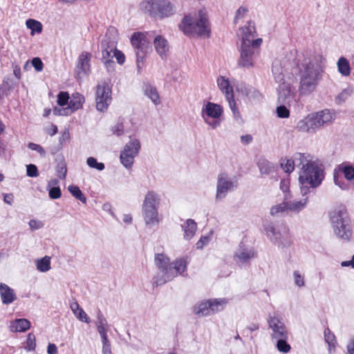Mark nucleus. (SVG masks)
Segmentation results:
<instances>
[{
	"label": "nucleus",
	"mask_w": 354,
	"mask_h": 354,
	"mask_svg": "<svg viewBox=\"0 0 354 354\" xmlns=\"http://www.w3.org/2000/svg\"><path fill=\"white\" fill-rule=\"evenodd\" d=\"M324 339L328 345L329 353H334L337 344V341L335 335L329 330V328H326L324 330Z\"/></svg>",
	"instance_id": "obj_38"
},
{
	"label": "nucleus",
	"mask_w": 354,
	"mask_h": 354,
	"mask_svg": "<svg viewBox=\"0 0 354 354\" xmlns=\"http://www.w3.org/2000/svg\"><path fill=\"white\" fill-rule=\"evenodd\" d=\"M262 42V39L258 38L253 41V45L241 44L239 65L245 68L253 66L254 58L259 54Z\"/></svg>",
	"instance_id": "obj_14"
},
{
	"label": "nucleus",
	"mask_w": 354,
	"mask_h": 354,
	"mask_svg": "<svg viewBox=\"0 0 354 354\" xmlns=\"http://www.w3.org/2000/svg\"><path fill=\"white\" fill-rule=\"evenodd\" d=\"M30 327V322L24 318L16 319L10 325V330L12 332H25Z\"/></svg>",
	"instance_id": "obj_31"
},
{
	"label": "nucleus",
	"mask_w": 354,
	"mask_h": 354,
	"mask_svg": "<svg viewBox=\"0 0 354 354\" xmlns=\"http://www.w3.org/2000/svg\"><path fill=\"white\" fill-rule=\"evenodd\" d=\"M84 102V97L82 95L76 93L72 95L68 106L66 108L55 107L53 113L56 115H68L75 111L80 109Z\"/></svg>",
	"instance_id": "obj_19"
},
{
	"label": "nucleus",
	"mask_w": 354,
	"mask_h": 354,
	"mask_svg": "<svg viewBox=\"0 0 354 354\" xmlns=\"http://www.w3.org/2000/svg\"><path fill=\"white\" fill-rule=\"evenodd\" d=\"M211 234L202 236L201 239L196 243V247L198 250H202L204 246L207 245L211 241Z\"/></svg>",
	"instance_id": "obj_53"
},
{
	"label": "nucleus",
	"mask_w": 354,
	"mask_h": 354,
	"mask_svg": "<svg viewBox=\"0 0 354 354\" xmlns=\"http://www.w3.org/2000/svg\"><path fill=\"white\" fill-rule=\"evenodd\" d=\"M223 114V107L220 104L211 102L203 104L201 113L204 122L212 129H215L221 125Z\"/></svg>",
	"instance_id": "obj_8"
},
{
	"label": "nucleus",
	"mask_w": 354,
	"mask_h": 354,
	"mask_svg": "<svg viewBox=\"0 0 354 354\" xmlns=\"http://www.w3.org/2000/svg\"><path fill=\"white\" fill-rule=\"evenodd\" d=\"M336 169L341 174H344V178L347 180L351 181L354 179V167L349 165L342 164L339 165Z\"/></svg>",
	"instance_id": "obj_37"
},
{
	"label": "nucleus",
	"mask_w": 354,
	"mask_h": 354,
	"mask_svg": "<svg viewBox=\"0 0 354 354\" xmlns=\"http://www.w3.org/2000/svg\"><path fill=\"white\" fill-rule=\"evenodd\" d=\"M0 295L3 304H10L17 299L13 289L5 283H0Z\"/></svg>",
	"instance_id": "obj_28"
},
{
	"label": "nucleus",
	"mask_w": 354,
	"mask_h": 354,
	"mask_svg": "<svg viewBox=\"0 0 354 354\" xmlns=\"http://www.w3.org/2000/svg\"><path fill=\"white\" fill-rule=\"evenodd\" d=\"M307 155V153H296L292 159H287L285 162H282L281 167L286 173H291L295 167H297L299 169Z\"/></svg>",
	"instance_id": "obj_23"
},
{
	"label": "nucleus",
	"mask_w": 354,
	"mask_h": 354,
	"mask_svg": "<svg viewBox=\"0 0 354 354\" xmlns=\"http://www.w3.org/2000/svg\"><path fill=\"white\" fill-rule=\"evenodd\" d=\"M29 226L31 230H35L41 228L44 226V224L41 221H38L34 219H31L29 221Z\"/></svg>",
	"instance_id": "obj_64"
},
{
	"label": "nucleus",
	"mask_w": 354,
	"mask_h": 354,
	"mask_svg": "<svg viewBox=\"0 0 354 354\" xmlns=\"http://www.w3.org/2000/svg\"><path fill=\"white\" fill-rule=\"evenodd\" d=\"M324 178V172L322 166L310 154L307 153L299 173V182L302 195H306L310 192V189L319 187Z\"/></svg>",
	"instance_id": "obj_2"
},
{
	"label": "nucleus",
	"mask_w": 354,
	"mask_h": 354,
	"mask_svg": "<svg viewBox=\"0 0 354 354\" xmlns=\"http://www.w3.org/2000/svg\"><path fill=\"white\" fill-rule=\"evenodd\" d=\"M181 227L184 232V239L189 241L195 235L197 230V224L194 220L189 218L181 225Z\"/></svg>",
	"instance_id": "obj_30"
},
{
	"label": "nucleus",
	"mask_w": 354,
	"mask_h": 354,
	"mask_svg": "<svg viewBox=\"0 0 354 354\" xmlns=\"http://www.w3.org/2000/svg\"><path fill=\"white\" fill-rule=\"evenodd\" d=\"M153 32H134L131 37V43L135 49L137 57V67L141 68L145 55L149 50L150 41L148 38Z\"/></svg>",
	"instance_id": "obj_9"
},
{
	"label": "nucleus",
	"mask_w": 354,
	"mask_h": 354,
	"mask_svg": "<svg viewBox=\"0 0 354 354\" xmlns=\"http://www.w3.org/2000/svg\"><path fill=\"white\" fill-rule=\"evenodd\" d=\"M37 269L41 272H46L50 269V258L45 256L41 259L35 261Z\"/></svg>",
	"instance_id": "obj_41"
},
{
	"label": "nucleus",
	"mask_w": 354,
	"mask_h": 354,
	"mask_svg": "<svg viewBox=\"0 0 354 354\" xmlns=\"http://www.w3.org/2000/svg\"><path fill=\"white\" fill-rule=\"evenodd\" d=\"M111 131L114 135L118 136L122 135L124 132L123 124L122 122H118L112 127Z\"/></svg>",
	"instance_id": "obj_59"
},
{
	"label": "nucleus",
	"mask_w": 354,
	"mask_h": 354,
	"mask_svg": "<svg viewBox=\"0 0 354 354\" xmlns=\"http://www.w3.org/2000/svg\"><path fill=\"white\" fill-rule=\"evenodd\" d=\"M295 65L298 70L299 94L308 95L316 91L323 78L325 59L320 54L306 56L299 53L295 58Z\"/></svg>",
	"instance_id": "obj_1"
},
{
	"label": "nucleus",
	"mask_w": 354,
	"mask_h": 354,
	"mask_svg": "<svg viewBox=\"0 0 354 354\" xmlns=\"http://www.w3.org/2000/svg\"><path fill=\"white\" fill-rule=\"evenodd\" d=\"M269 328L272 330L270 334L272 339L286 338L288 336V330L283 319L278 315H269L268 317Z\"/></svg>",
	"instance_id": "obj_16"
},
{
	"label": "nucleus",
	"mask_w": 354,
	"mask_h": 354,
	"mask_svg": "<svg viewBox=\"0 0 354 354\" xmlns=\"http://www.w3.org/2000/svg\"><path fill=\"white\" fill-rule=\"evenodd\" d=\"M113 57H115L119 64H123L125 62V56L124 53L122 51L118 50L117 48L115 49L114 53L113 54Z\"/></svg>",
	"instance_id": "obj_60"
},
{
	"label": "nucleus",
	"mask_w": 354,
	"mask_h": 354,
	"mask_svg": "<svg viewBox=\"0 0 354 354\" xmlns=\"http://www.w3.org/2000/svg\"><path fill=\"white\" fill-rule=\"evenodd\" d=\"M288 212V203L283 202L281 203L273 205L270 208V213L272 216H280Z\"/></svg>",
	"instance_id": "obj_39"
},
{
	"label": "nucleus",
	"mask_w": 354,
	"mask_h": 354,
	"mask_svg": "<svg viewBox=\"0 0 354 354\" xmlns=\"http://www.w3.org/2000/svg\"><path fill=\"white\" fill-rule=\"evenodd\" d=\"M353 93V88L351 86H348L339 93L335 97V102L341 104L344 102Z\"/></svg>",
	"instance_id": "obj_43"
},
{
	"label": "nucleus",
	"mask_w": 354,
	"mask_h": 354,
	"mask_svg": "<svg viewBox=\"0 0 354 354\" xmlns=\"http://www.w3.org/2000/svg\"><path fill=\"white\" fill-rule=\"evenodd\" d=\"M227 304V299L225 298L211 299L197 304L194 311L199 317L209 316L223 310Z\"/></svg>",
	"instance_id": "obj_11"
},
{
	"label": "nucleus",
	"mask_w": 354,
	"mask_h": 354,
	"mask_svg": "<svg viewBox=\"0 0 354 354\" xmlns=\"http://www.w3.org/2000/svg\"><path fill=\"white\" fill-rule=\"evenodd\" d=\"M333 179L335 184L337 185L341 189L348 190L349 189L348 183L344 180L342 174L337 171V169L334 170Z\"/></svg>",
	"instance_id": "obj_42"
},
{
	"label": "nucleus",
	"mask_w": 354,
	"mask_h": 354,
	"mask_svg": "<svg viewBox=\"0 0 354 354\" xmlns=\"http://www.w3.org/2000/svg\"><path fill=\"white\" fill-rule=\"evenodd\" d=\"M278 102L290 106L293 101L294 95L291 92L290 85L287 83L279 84L277 87Z\"/></svg>",
	"instance_id": "obj_24"
},
{
	"label": "nucleus",
	"mask_w": 354,
	"mask_h": 354,
	"mask_svg": "<svg viewBox=\"0 0 354 354\" xmlns=\"http://www.w3.org/2000/svg\"><path fill=\"white\" fill-rule=\"evenodd\" d=\"M238 185L239 183L236 177H230L225 172L218 174L216 180L215 200L219 201L225 198L228 192L235 190Z\"/></svg>",
	"instance_id": "obj_12"
},
{
	"label": "nucleus",
	"mask_w": 354,
	"mask_h": 354,
	"mask_svg": "<svg viewBox=\"0 0 354 354\" xmlns=\"http://www.w3.org/2000/svg\"><path fill=\"white\" fill-rule=\"evenodd\" d=\"M286 59H275L272 65V73L274 82L278 84L286 82L285 81V73L286 72Z\"/></svg>",
	"instance_id": "obj_22"
},
{
	"label": "nucleus",
	"mask_w": 354,
	"mask_h": 354,
	"mask_svg": "<svg viewBox=\"0 0 354 354\" xmlns=\"http://www.w3.org/2000/svg\"><path fill=\"white\" fill-rule=\"evenodd\" d=\"M112 59L113 58L102 59L108 72H111L114 69L115 62L113 61Z\"/></svg>",
	"instance_id": "obj_63"
},
{
	"label": "nucleus",
	"mask_w": 354,
	"mask_h": 354,
	"mask_svg": "<svg viewBox=\"0 0 354 354\" xmlns=\"http://www.w3.org/2000/svg\"><path fill=\"white\" fill-rule=\"evenodd\" d=\"M153 46L157 54L162 59H167L169 51L168 41L163 36L158 35L153 38Z\"/></svg>",
	"instance_id": "obj_26"
},
{
	"label": "nucleus",
	"mask_w": 354,
	"mask_h": 354,
	"mask_svg": "<svg viewBox=\"0 0 354 354\" xmlns=\"http://www.w3.org/2000/svg\"><path fill=\"white\" fill-rule=\"evenodd\" d=\"M86 163L91 168L95 169L98 171H102L105 167L103 162H98L96 158L93 157H88L86 160Z\"/></svg>",
	"instance_id": "obj_50"
},
{
	"label": "nucleus",
	"mask_w": 354,
	"mask_h": 354,
	"mask_svg": "<svg viewBox=\"0 0 354 354\" xmlns=\"http://www.w3.org/2000/svg\"><path fill=\"white\" fill-rule=\"evenodd\" d=\"M338 72L342 76H348L351 74V66L348 61L344 57L339 58L337 62Z\"/></svg>",
	"instance_id": "obj_35"
},
{
	"label": "nucleus",
	"mask_w": 354,
	"mask_h": 354,
	"mask_svg": "<svg viewBox=\"0 0 354 354\" xmlns=\"http://www.w3.org/2000/svg\"><path fill=\"white\" fill-rule=\"evenodd\" d=\"M26 24L27 28L31 30L32 35L34 33V32L40 33L42 31V25L41 22L35 19H29L26 20Z\"/></svg>",
	"instance_id": "obj_46"
},
{
	"label": "nucleus",
	"mask_w": 354,
	"mask_h": 354,
	"mask_svg": "<svg viewBox=\"0 0 354 354\" xmlns=\"http://www.w3.org/2000/svg\"><path fill=\"white\" fill-rule=\"evenodd\" d=\"M218 86L222 93L225 95L227 101L228 102L230 109L232 110L234 117L236 119L241 118L240 113L236 108V103L234 99V93L232 87L230 85L227 80L223 77H220L217 80Z\"/></svg>",
	"instance_id": "obj_17"
},
{
	"label": "nucleus",
	"mask_w": 354,
	"mask_h": 354,
	"mask_svg": "<svg viewBox=\"0 0 354 354\" xmlns=\"http://www.w3.org/2000/svg\"><path fill=\"white\" fill-rule=\"evenodd\" d=\"M134 159L133 156L129 155L126 153L121 151L120 156V160L122 165L127 169H129L132 167Z\"/></svg>",
	"instance_id": "obj_48"
},
{
	"label": "nucleus",
	"mask_w": 354,
	"mask_h": 354,
	"mask_svg": "<svg viewBox=\"0 0 354 354\" xmlns=\"http://www.w3.org/2000/svg\"><path fill=\"white\" fill-rule=\"evenodd\" d=\"M308 201V198L305 197L301 201H295L290 203H288V211L295 213H299L300 211L305 208Z\"/></svg>",
	"instance_id": "obj_36"
},
{
	"label": "nucleus",
	"mask_w": 354,
	"mask_h": 354,
	"mask_svg": "<svg viewBox=\"0 0 354 354\" xmlns=\"http://www.w3.org/2000/svg\"><path fill=\"white\" fill-rule=\"evenodd\" d=\"M257 257L258 252L254 247L241 242L234 252L233 260L238 267L242 268L249 266Z\"/></svg>",
	"instance_id": "obj_10"
},
{
	"label": "nucleus",
	"mask_w": 354,
	"mask_h": 354,
	"mask_svg": "<svg viewBox=\"0 0 354 354\" xmlns=\"http://www.w3.org/2000/svg\"><path fill=\"white\" fill-rule=\"evenodd\" d=\"M248 9L245 6H241L236 11L234 17V23H237L239 19H243L248 13Z\"/></svg>",
	"instance_id": "obj_57"
},
{
	"label": "nucleus",
	"mask_w": 354,
	"mask_h": 354,
	"mask_svg": "<svg viewBox=\"0 0 354 354\" xmlns=\"http://www.w3.org/2000/svg\"><path fill=\"white\" fill-rule=\"evenodd\" d=\"M58 177L61 179H65L67 172V169L65 165L61 164L57 166V169Z\"/></svg>",
	"instance_id": "obj_61"
},
{
	"label": "nucleus",
	"mask_w": 354,
	"mask_h": 354,
	"mask_svg": "<svg viewBox=\"0 0 354 354\" xmlns=\"http://www.w3.org/2000/svg\"><path fill=\"white\" fill-rule=\"evenodd\" d=\"M286 106L287 104H281L277 107L276 112L279 118H288L290 116V111Z\"/></svg>",
	"instance_id": "obj_51"
},
{
	"label": "nucleus",
	"mask_w": 354,
	"mask_h": 354,
	"mask_svg": "<svg viewBox=\"0 0 354 354\" xmlns=\"http://www.w3.org/2000/svg\"><path fill=\"white\" fill-rule=\"evenodd\" d=\"M69 95L66 92H60L57 96V103L60 106H63L68 104Z\"/></svg>",
	"instance_id": "obj_55"
},
{
	"label": "nucleus",
	"mask_w": 354,
	"mask_h": 354,
	"mask_svg": "<svg viewBox=\"0 0 354 354\" xmlns=\"http://www.w3.org/2000/svg\"><path fill=\"white\" fill-rule=\"evenodd\" d=\"M264 230L270 240L279 247H287L291 244V239L289 235V229L286 225L277 230L272 223H268L264 226Z\"/></svg>",
	"instance_id": "obj_13"
},
{
	"label": "nucleus",
	"mask_w": 354,
	"mask_h": 354,
	"mask_svg": "<svg viewBox=\"0 0 354 354\" xmlns=\"http://www.w3.org/2000/svg\"><path fill=\"white\" fill-rule=\"evenodd\" d=\"M140 8L151 17L160 19L169 17L176 11L175 5L168 0H144L140 3Z\"/></svg>",
	"instance_id": "obj_6"
},
{
	"label": "nucleus",
	"mask_w": 354,
	"mask_h": 354,
	"mask_svg": "<svg viewBox=\"0 0 354 354\" xmlns=\"http://www.w3.org/2000/svg\"><path fill=\"white\" fill-rule=\"evenodd\" d=\"M292 275L294 283L296 286L298 288H303L305 286L304 275L300 271L295 270Z\"/></svg>",
	"instance_id": "obj_49"
},
{
	"label": "nucleus",
	"mask_w": 354,
	"mask_h": 354,
	"mask_svg": "<svg viewBox=\"0 0 354 354\" xmlns=\"http://www.w3.org/2000/svg\"><path fill=\"white\" fill-rule=\"evenodd\" d=\"M288 339V336H286V338H278L277 339L276 346L277 350L283 353H288L290 349V345L288 344L287 340Z\"/></svg>",
	"instance_id": "obj_45"
},
{
	"label": "nucleus",
	"mask_w": 354,
	"mask_h": 354,
	"mask_svg": "<svg viewBox=\"0 0 354 354\" xmlns=\"http://www.w3.org/2000/svg\"><path fill=\"white\" fill-rule=\"evenodd\" d=\"M333 235L343 243L350 242L354 236V224L345 207H337L328 212Z\"/></svg>",
	"instance_id": "obj_3"
},
{
	"label": "nucleus",
	"mask_w": 354,
	"mask_h": 354,
	"mask_svg": "<svg viewBox=\"0 0 354 354\" xmlns=\"http://www.w3.org/2000/svg\"><path fill=\"white\" fill-rule=\"evenodd\" d=\"M179 28L186 35L209 37L207 20L202 11H199L198 15L185 16Z\"/></svg>",
	"instance_id": "obj_4"
},
{
	"label": "nucleus",
	"mask_w": 354,
	"mask_h": 354,
	"mask_svg": "<svg viewBox=\"0 0 354 354\" xmlns=\"http://www.w3.org/2000/svg\"><path fill=\"white\" fill-rule=\"evenodd\" d=\"M297 131L307 133H315L319 130V127L314 113H310L298 121L296 125Z\"/></svg>",
	"instance_id": "obj_20"
},
{
	"label": "nucleus",
	"mask_w": 354,
	"mask_h": 354,
	"mask_svg": "<svg viewBox=\"0 0 354 354\" xmlns=\"http://www.w3.org/2000/svg\"><path fill=\"white\" fill-rule=\"evenodd\" d=\"M96 326L98 333L108 331L109 330L107 321L100 310H98L97 313Z\"/></svg>",
	"instance_id": "obj_40"
},
{
	"label": "nucleus",
	"mask_w": 354,
	"mask_h": 354,
	"mask_svg": "<svg viewBox=\"0 0 354 354\" xmlns=\"http://www.w3.org/2000/svg\"><path fill=\"white\" fill-rule=\"evenodd\" d=\"M160 202V196L154 191H149L145 195L142 205V214L147 226L152 227L159 224Z\"/></svg>",
	"instance_id": "obj_5"
},
{
	"label": "nucleus",
	"mask_w": 354,
	"mask_h": 354,
	"mask_svg": "<svg viewBox=\"0 0 354 354\" xmlns=\"http://www.w3.org/2000/svg\"><path fill=\"white\" fill-rule=\"evenodd\" d=\"M257 166L261 174L263 176L269 175L273 173L275 170L274 165L264 158H261L259 160Z\"/></svg>",
	"instance_id": "obj_33"
},
{
	"label": "nucleus",
	"mask_w": 354,
	"mask_h": 354,
	"mask_svg": "<svg viewBox=\"0 0 354 354\" xmlns=\"http://www.w3.org/2000/svg\"><path fill=\"white\" fill-rule=\"evenodd\" d=\"M242 30V41L241 44L253 45V41L256 30L254 25L252 22L248 21L247 25L241 28Z\"/></svg>",
	"instance_id": "obj_27"
},
{
	"label": "nucleus",
	"mask_w": 354,
	"mask_h": 354,
	"mask_svg": "<svg viewBox=\"0 0 354 354\" xmlns=\"http://www.w3.org/2000/svg\"><path fill=\"white\" fill-rule=\"evenodd\" d=\"M111 88L108 83L103 82L97 86L96 88V109L97 111H105L111 102Z\"/></svg>",
	"instance_id": "obj_15"
},
{
	"label": "nucleus",
	"mask_w": 354,
	"mask_h": 354,
	"mask_svg": "<svg viewBox=\"0 0 354 354\" xmlns=\"http://www.w3.org/2000/svg\"><path fill=\"white\" fill-rule=\"evenodd\" d=\"M58 183L57 180H53L48 183V187H50L49 192V197L52 199H57L61 197L62 192L61 189L59 187H51V185H56Z\"/></svg>",
	"instance_id": "obj_44"
},
{
	"label": "nucleus",
	"mask_w": 354,
	"mask_h": 354,
	"mask_svg": "<svg viewBox=\"0 0 354 354\" xmlns=\"http://www.w3.org/2000/svg\"><path fill=\"white\" fill-rule=\"evenodd\" d=\"M115 32L116 30L114 28H110L102 40V59L113 58V54L116 49L117 44L115 38L113 35Z\"/></svg>",
	"instance_id": "obj_18"
},
{
	"label": "nucleus",
	"mask_w": 354,
	"mask_h": 354,
	"mask_svg": "<svg viewBox=\"0 0 354 354\" xmlns=\"http://www.w3.org/2000/svg\"><path fill=\"white\" fill-rule=\"evenodd\" d=\"M77 310L73 312L75 317L82 322H84L87 324L89 323L90 319L88 317L87 314L84 311V310L82 308Z\"/></svg>",
	"instance_id": "obj_54"
},
{
	"label": "nucleus",
	"mask_w": 354,
	"mask_h": 354,
	"mask_svg": "<svg viewBox=\"0 0 354 354\" xmlns=\"http://www.w3.org/2000/svg\"><path fill=\"white\" fill-rule=\"evenodd\" d=\"M32 64L37 71L40 72L42 71L44 64L40 58H39V57L33 58L32 60Z\"/></svg>",
	"instance_id": "obj_62"
},
{
	"label": "nucleus",
	"mask_w": 354,
	"mask_h": 354,
	"mask_svg": "<svg viewBox=\"0 0 354 354\" xmlns=\"http://www.w3.org/2000/svg\"><path fill=\"white\" fill-rule=\"evenodd\" d=\"M319 129L331 124L336 118L334 110L324 109L314 113Z\"/></svg>",
	"instance_id": "obj_25"
},
{
	"label": "nucleus",
	"mask_w": 354,
	"mask_h": 354,
	"mask_svg": "<svg viewBox=\"0 0 354 354\" xmlns=\"http://www.w3.org/2000/svg\"><path fill=\"white\" fill-rule=\"evenodd\" d=\"M69 192L77 200L83 203H86V198L83 194L79 187L76 185H69L68 187Z\"/></svg>",
	"instance_id": "obj_47"
},
{
	"label": "nucleus",
	"mask_w": 354,
	"mask_h": 354,
	"mask_svg": "<svg viewBox=\"0 0 354 354\" xmlns=\"http://www.w3.org/2000/svg\"><path fill=\"white\" fill-rule=\"evenodd\" d=\"M28 147L31 150L36 151L41 157L46 156V151L41 145L34 142H29Z\"/></svg>",
	"instance_id": "obj_56"
},
{
	"label": "nucleus",
	"mask_w": 354,
	"mask_h": 354,
	"mask_svg": "<svg viewBox=\"0 0 354 354\" xmlns=\"http://www.w3.org/2000/svg\"><path fill=\"white\" fill-rule=\"evenodd\" d=\"M154 263L157 268V272L153 278V286L163 285L174 279L170 269L169 259L165 254H156L154 257Z\"/></svg>",
	"instance_id": "obj_7"
},
{
	"label": "nucleus",
	"mask_w": 354,
	"mask_h": 354,
	"mask_svg": "<svg viewBox=\"0 0 354 354\" xmlns=\"http://www.w3.org/2000/svg\"><path fill=\"white\" fill-rule=\"evenodd\" d=\"M26 174L27 176L29 177H37L39 176V172L36 165L33 164H30L27 165Z\"/></svg>",
	"instance_id": "obj_58"
},
{
	"label": "nucleus",
	"mask_w": 354,
	"mask_h": 354,
	"mask_svg": "<svg viewBox=\"0 0 354 354\" xmlns=\"http://www.w3.org/2000/svg\"><path fill=\"white\" fill-rule=\"evenodd\" d=\"M188 263L187 257H182L176 259L171 263V271L174 275V278L179 274L183 273L186 269Z\"/></svg>",
	"instance_id": "obj_29"
},
{
	"label": "nucleus",
	"mask_w": 354,
	"mask_h": 354,
	"mask_svg": "<svg viewBox=\"0 0 354 354\" xmlns=\"http://www.w3.org/2000/svg\"><path fill=\"white\" fill-rule=\"evenodd\" d=\"M91 54L88 52H82L78 57L76 66V75L81 78L82 75H86L90 71Z\"/></svg>",
	"instance_id": "obj_21"
},
{
	"label": "nucleus",
	"mask_w": 354,
	"mask_h": 354,
	"mask_svg": "<svg viewBox=\"0 0 354 354\" xmlns=\"http://www.w3.org/2000/svg\"><path fill=\"white\" fill-rule=\"evenodd\" d=\"M144 93L147 96L154 104L160 103V96L156 88L151 84H147L144 87Z\"/></svg>",
	"instance_id": "obj_34"
},
{
	"label": "nucleus",
	"mask_w": 354,
	"mask_h": 354,
	"mask_svg": "<svg viewBox=\"0 0 354 354\" xmlns=\"http://www.w3.org/2000/svg\"><path fill=\"white\" fill-rule=\"evenodd\" d=\"M36 347L35 336L32 333H29L27 337L26 349L28 351H34Z\"/></svg>",
	"instance_id": "obj_52"
},
{
	"label": "nucleus",
	"mask_w": 354,
	"mask_h": 354,
	"mask_svg": "<svg viewBox=\"0 0 354 354\" xmlns=\"http://www.w3.org/2000/svg\"><path fill=\"white\" fill-rule=\"evenodd\" d=\"M140 147V141L136 138H133L131 139L130 141L126 144L122 151L136 158L139 153Z\"/></svg>",
	"instance_id": "obj_32"
}]
</instances>
